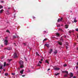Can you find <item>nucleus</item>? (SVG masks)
<instances>
[{
  "instance_id": "nucleus-8",
  "label": "nucleus",
  "mask_w": 78,
  "mask_h": 78,
  "mask_svg": "<svg viewBox=\"0 0 78 78\" xmlns=\"http://www.w3.org/2000/svg\"><path fill=\"white\" fill-rule=\"evenodd\" d=\"M5 13L7 14V15H9V11L7 10L5 12Z\"/></svg>"
},
{
  "instance_id": "nucleus-50",
  "label": "nucleus",
  "mask_w": 78,
  "mask_h": 78,
  "mask_svg": "<svg viewBox=\"0 0 78 78\" xmlns=\"http://www.w3.org/2000/svg\"><path fill=\"white\" fill-rule=\"evenodd\" d=\"M76 69H78V66H76Z\"/></svg>"
},
{
  "instance_id": "nucleus-9",
  "label": "nucleus",
  "mask_w": 78,
  "mask_h": 78,
  "mask_svg": "<svg viewBox=\"0 0 78 78\" xmlns=\"http://www.w3.org/2000/svg\"><path fill=\"white\" fill-rule=\"evenodd\" d=\"M23 72H24V70L23 69H22L21 71H20V73L21 74H23Z\"/></svg>"
},
{
  "instance_id": "nucleus-51",
  "label": "nucleus",
  "mask_w": 78,
  "mask_h": 78,
  "mask_svg": "<svg viewBox=\"0 0 78 78\" xmlns=\"http://www.w3.org/2000/svg\"><path fill=\"white\" fill-rule=\"evenodd\" d=\"M10 9V8L9 7V8H8V9Z\"/></svg>"
},
{
  "instance_id": "nucleus-5",
  "label": "nucleus",
  "mask_w": 78,
  "mask_h": 78,
  "mask_svg": "<svg viewBox=\"0 0 78 78\" xmlns=\"http://www.w3.org/2000/svg\"><path fill=\"white\" fill-rule=\"evenodd\" d=\"M9 64H6V62H4V67H5V66H9Z\"/></svg>"
},
{
  "instance_id": "nucleus-61",
  "label": "nucleus",
  "mask_w": 78,
  "mask_h": 78,
  "mask_svg": "<svg viewBox=\"0 0 78 78\" xmlns=\"http://www.w3.org/2000/svg\"><path fill=\"white\" fill-rule=\"evenodd\" d=\"M77 38H78V35L77 36Z\"/></svg>"
},
{
  "instance_id": "nucleus-16",
  "label": "nucleus",
  "mask_w": 78,
  "mask_h": 78,
  "mask_svg": "<svg viewBox=\"0 0 78 78\" xmlns=\"http://www.w3.org/2000/svg\"><path fill=\"white\" fill-rule=\"evenodd\" d=\"M52 49H51L49 50V53L50 54H51V52H52Z\"/></svg>"
},
{
  "instance_id": "nucleus-52",
  "label": "nucleus",
  "mask_w": 78,
  "mask_h": 78,
  "mask_svg": "<svg viewBox=\"0 0 78 78\" xmlns=\"http://www.w3.org/2000/svg\"><path fill=\"white\" fill-rule=\"evenodd\" d=\"M69 33H71V32L70 31H69Z\"/></svg>"
},
{
  "instance_id": "nucleus-31",
  "label": "nucleus",
  "mask_w": 78,
  "mask_h": 78,
  "mask_svg": "<svg viewBox=\"0 0 78 78\" xmlns=\"http://www.w3.org/2000/svg\"><path fill=\"white\" fill-rule=\"evenodd\" d=\"M66 28H68V26L67 25H65Z\"/></svg>"
},
{
  "instance_id": "nucleus-56",
  "label": "nucleus",
  "mask_w": 78,
  "mask_h": 78,
  "mask_svg": "<svg viewBox=\"0 0 78 78\" xmlns=\"http://www.w3.org/2000/svg\"><path fill=\"white\" fill-rule=\"evenodd\" d=\"M15 34H16V35H17V34H16V33Z\"/></svg>"
},
{
  "instance_id": "nucleus-54",
  "label": "nucleus",
  "mask_w": 78,
  "mask_h": 78,
  "mask_svg": "<svg viewBox=\"0 0 78 78\" xmlns=\"http://www.w3.org/2000/svg\"><path fill=\"white\" fill-rule=\"evenodd\" d=\"M61 41H63V40H61Z\"/></svg>"
},
{
  "instance_id": "nucleus-60",
  "label": "nucleus",
  "mask_w": 78,
  "mask_h": 78,
  "mask_svg": "<svg viewBox=\"0 0 78 78\" xmlns=\"http://www.w3.org/2000/svg\"><path fill=\"white\" fill-rule=\"evenodd\" d=\"M1 73V71H0V73Z\"/></svg>"
},
{
  "instance_id": "nucleus-4",
  "label": "nucleus",
  "mask_w": 78,
  "mask_h": 78,
  "mask_svg": "<svg viewBox=\"0 0 78 78\" xmlns=\"http://www.w3.org/2000/svg\"><path fill=\"white\" fill-rule=\"evenodd\" d=\"M13 56L14 58H17L18 56H19V54L16 53H14Z\"/></svg>"
},
{
  "instance_id": "nucleus-49",
  "label": "nucleus",
  "mask_w": 78,
  "mask_h": 78,
  "mask_svg": "<svg viewBox=\"0 0 78 78\" xmlns=\"http://www.w3.org/2000/svg\"><path fill=\"white\" fill-rule=\"evenodd\" d=\"M73 78H76L75 76H74Z\"/></svg>"
},
{
  "instance_id": "nucleus-6",
  "label": "nucleus",
  "mask_w": 78,
  "mask_h": 78,
  "mask_svg": "<svg viewBox=\"0 0 78 78\" xmlns=\"http://www.w3.org/2000/svg\"><path fill=\"white\" fill-rule=\"evenodd\" d=\"M45 46H46V47H48V48H49V47H50V45L48 44H45Z\"/></svg>"
},
{
  "instance_id": "nucleus-14",
  "label": "nucleus",
  "mask_w": 78,
  "mask_h": 78,
  "mask_svg": "<svg viewBox=\"0 0 78 78\" xmlns=\"http://www.w3.org/2000/svg\"><path fill=\"white\" fill-rule=\"evenodd\" d=\"M57 53H58V51L56 50H55L54 52L55 54H57Z\"/></svg>"
},
{
  "instance_id": "nucleus-26",
  "label": "nucleus",
  "mask_w": 78,
  "mask_h": 78,
  "mask_svg": "<svg viewBox=\"0 0 78 78\" xmlns=\"http://www.w3.org/2000/svg\"><path fill=\"white\" fill-rule=\"evenodd\" d=\"M36 55L37 56H39V54H38V53H37V52H36Z\"/></svg>"
},
{
  "instance_id": "nucleus-30",
  "label": "nucleus",
  "mask_w": 78,
  "mask_h": 78,
  "mask_svg": "<svg viewBox=\"0 0 78 78\" xmlns=\"http://www.w3.org/2000/svg\"><path fill=\"white\" fill-rule=\"evenodd\" d=\"M63 67H67V64H65L63 65Z\"/></svg>"
},
{
  "instance_id": "nucleus-53",
  "label": "nucleus",
  "mask_w": 78,
  "mask_h": 78,
  "mask_svg": "<svg viewBox=\"0 0 78 78\" xmlns=\"http://www.w3.org/2000/svg\"><path fill=\"white\" fill-rule=\"evenodd\" d=\"M6 39H7L8 38V37H5Z\"/></svg>"
},
{
  "instance_id": "nucleus-40",
  "label": "nucleus",
  "mask_w": 78,
  "mask_h": 78,
  "mask_svg": "<svg viewBox=\"0 0 78 78\" xmlns=\"http://www.w3.org/2000/svg\"><path fill=\"white\" fill-rule=\"evenodd\" d=\"M39 63H40V64H42V62H41V61H39Z\"/></svg>"
},
{
  "instance_id": "nucleus-28",
  "label": "nucleus",
  "mask_w": 78,
  "mask_h": 78,
  "mask_svg": "<svg viewBox=\"0 0 78 78\" xmlns=\"http://www.w3.org/2000/svg\"><path fill=\"white\" fill-rule=\"evenodd\" d=\"M51 39H58V38H56L55 37H52L51 38Z\"/></svg>"
},
{
  "instance_id": "nucleus-17",
  "label": "nucleus",
  "mask_w": 78,
  "mask_h": 78,
  "mask_svg": "<svg viewBox=\"0 0 78 78\" xmlns=\"http://www.w3.org/2000/svg\"><path fill=\"white\" fill-rule=\"evenodd\" d=\"M3 10L2 9L1 10H0V14H2V12H3Z\"/></svg>"
},
{
  "instance_id": "nucleus-42",
  "label": "nucleus",
  "mask_w": 78,
  "mask_h": 78,
  "mask_svg": "<svg viewBox=\"0 0 78 78\" xmlns=\"http://www.w3.org/2000/svg\"><path fill=\"white\" fill-rule=\"evenodd\" d=\"M66 49H67L68 48V47H67V46H66Z\"/></svg>"
},
{
  "instance_id": "nucleus-29",
  "label": "nucleus",
  "mask_w": 78,
  "mask_h": 78,
  "mask_svg": "<svg viewBox=\"0 0 78 78\" xmlns=\"http://www.w3.org/2000/svg\"><path fill=\"white\" fill-rule=\"evenodd\" d=\"M2 8H3V6L0 5V9H2Z\"/></svg>"
},
{
  "instance_id": "nucleus-58",
  "label": "nucleus",
  "mask_w": 78,
  "mask_h": 78,
  "mask_svg": "<svg viewBox=\"0 0 78 78\" xmlns=\"http://www.w3.org/2000/svg\"><path fill=\"white\" fill-rule=\"evenodd\" d=\"M47 39V38H45V39Z\"/></svg>"
},
{
  "instance_id": "nucleus-32",
  "label": "nucleus",
  "mask_w": 78,
  "mask_h": 78,
  "mask_svg": "<svg viewBox=\"0 0 78 78\" xmlns=\"http://www.w3.org/2000/svg\"><path fill=\"white\" fill-rule=\"evenodd\" d=\"M60 26L61 25L60 24H58L57 26V27H60Z\"/></svg>"
},
{
  "instance_id": "nucleus-19",
  "label": "nucleus",
  "mask_w": 78,
  "mask_h": 78,
  "mask_svg": "<svg viewBox=\"0 0 78 78\" xmlns=\"http://www.w3.org/2000/svg\"><path fill=\"white\" fill-rule=\"evenodd\" d=\"M58 31H63V30H62L61 28H59L58 29Z\"/></svg>"
},
{
  "instance_id": "nucleus-35",
  "label": "nucleus",
  "mask_w": 78,
  "mask_h": 78,
  "mask_svg": "<svg viewBox=\"0 0 78 78\" xmlns=\"http://www.w3.org/2000/svg\"><path fill=\"white\" fill-rule=\"evenodd\" d=\"M76 31H78V28H77L76 29Z\"/></svg>"
},
{
  "instance_id": "nucleus-7",
  "label": "nucleus",
  "mask_w": 78,
  "mask_h": 78,
  "mask_svg": "<svg viewBox=\"0 0 78 78\" xmlns=\"http://www.w3.org/2000/svg\"><path fill=\"white\" fill-rule=\"evenodd\" d=\"M60 69L59 68L56 67L54 69L55 70H59Z\"/></svg>"
},
{
  "instance_id": "nucleus-44",
  "label": "nucleus",
  "mask_w": 78,
  "mask_h": 78,
  "mask_svg": "<svg viewBox=\"0 0 78 78\" xmlns=\"http://www.w3.org/2000/svg\"><path fill=\"white\" fill-rule=\"evenodd\" d=\"M22 76H23V77H24V76H25V75H22Z\"/></svg>"
},
{
  "instance_id": "nucleus-18",
  "label": "nucleus",
  "mask_w": 78,
  "mask_h": 78,
  "mask_svg": "<svg viewBox=\"0 0 78 78\" xmlns=\"http://www.w3.org/2000/svg\"><path fill=\"white\" fill-rule=\"evenodd\" d=\"M74 22L76 23V22H77V20H76V18H75L74 19Z\"/></svg>"
},
{
  "instance_id": "nucleus-25",
  "label": "nucleus",
  "mask_w": 78,
  "mask_h": 78,
  "mask_svg": "<svg viewBox=\"0 0 78 78\" xmlns=\"http://www.w3.org/2000/svg\"><path fill=\"white\" fill-rule=\"evenodd\" d=\"M66 45L69 46V43L67 42H66Z\"/></svg>"
},
{
  "instance_id": "nucleus-3",
  "label": "nucleus",
  "mask_w": 78,
  "mask_h": 78,
  "mask_svg": "<svg viewBox=\"0 0 78 78\" xmlns=\"http://www.w3.org/2000/svg\"><path fill=\"white\" fill-rule=\"evenodd\" d=\"M4 44L5 45H7L8 44V41L7 40H5L4 41Z\"/></svg>"
},
{
  "instance_id": "nucleus-21",
  "label": "nucleus",
  "mask_w": 78,
  "mask_h": 78,
  "mask_svg": "<svg viewBox=\"0 0 78 78\" xmlns=\"http://www.w3.org/2000/svg\"><path fill=\"white\" fill-rule=\"evenodd\" d=\"M16 37H17V36L13 35V39H16Z\"/></svg>"
},
{
  "instance_id": "nucleus-47",
  "label": "nucleus",
  "mask_w": 78,
  "mask_h": 78,
  "mask_svg": "<svg viewBox=\"0 0 78 78\" xmlns=\"http://www.w3.org/2000/svg\"><path fill=\"white\" fill-rule=\"evenodd\" d=\"M41 61H43V59H41Z\"/></svg>"
},
{
  "instance_id": "nucleus-43",
  "label": "nucleus",
  "mask_w": 78,
  "mask_h": 78,
  "mask_svg": "<svg viewBox=\"0 0 78 78\" xmlns=\"http://www.w3.org/2000/svg\"><path fill=\"white\" fill-rule=\"evenodd\" d=\"M12 75H15V73H12Z\"/></svg>"
},
{
  "instance_id": "nucleus-48",
  "label": "nucleus",
  "mask_w": 78,
  "mask_h": 78,
  "mask_svg": "<svg viewBox=\"0 0 78 78\" xmlns=\"http://www.w3.org/2000/svg\"><path fill=\"white\" fill-rule=\"evenodd\" d=\"M50 70V69H48V70Z\"/></svg>"
},
{
  "instance_id": "nucleus-10",
  "label": "nucleus",
  "mask_w": 78,
  "mask_h": 78,
  "mask_svg": "<svg viewBox=\"0 0 78 78\" xmlns=\"http://www.w3.org/2000/svg\"><path fill=\"white\" fill-rule=\"evenodd\" d=\"M0 69H3V65L0 64Z\"/></svg>"
},
{
  "instance_id": "nucleus-33",
  "label": "nucleus",
  "mask_w": 78,
  "mask_h": 78,
  "mask_svg": "<svg viewBox=\"0 0 78 78\" xmlns=\"http://www.w3.org/2000/svg\"><path fill=\"white\" fill-rule=\"evenodd\" d=\"M62 18H61V19L60 20V21H61V22H62Z\"/></svg>"
},
{
  "instance_id": "nucleus-34",
  "label": "nucleus",
  "mask_w": 78,
  "mask_h": 78,
  "mask_svg": "<svg viewBox=\"0 0 78 78\" xmlns=\"http://www.w3.org/2000/svg\"><path fill=\"white\" fill-rule=\"evenodd\" d=\"M6 32H7V33H10L9 31V30H6Z\"/></svg>"
},
{
  "instance_id": "nucleus-20",
  "label": "nucleus",
  "mask_w": 78,
  "mask_h": 78,
  "mask_svg": "<svg viewBox=\"0 0 78 78\" xmlns=\"http://www.w3.org/2000/svg\"><path fill=\"white\" fill-rule=\"evenodd\" d=\"M56 35H57V36H59L60 34L59 33H56Z\"/></svg>"
},
{
  "instance_id": "nucleus-22",
  "label": "nucleus",
  "mask_w": 78,
  "mask_h": 78,
  "mask_svg": "<svg viewBox=\"0 0 78 78\" xmlns=\"http://www.w3.org/2000/svg\"><path fill=\"white\" fill-rule=\"evenodd\" d=\"M5 76H8V73H5Z\"/></svg>"
},
{
  "instance_id": "nucleus-36",
  "label": "nucleus",
  "mask_w": 78,
  "mask_h": 78,
  "mask_svg": "<svg viewBox=\"0 0 78 78\" xmlns=\"http://www.w3.org/2000/svg\"><path fill=\"white\" fill-rule=\"evenodd\" d=\"M59 21H60V19H58V22H59Z\"/></svg>"
},
{
  "instance_id": "nucleus-13",
  "label": "nucleus",
  "mask_w": 78,
  "mask_h": 78,
  "mask_svg": "<svg viewBox=\"0 0 78 78\" xmlns=\"http://www.w3.org/2000/svg\"><path fill=\"white\" fill-rule=\"evenodd\" d=\"M70 78H72V77H73V73H70Z\"/></svg>"
},
{
  "instance_id": "nucleus-15",
  "label": "nucleus",
  "mask_w": 78,
  "mask_h": 78,
  "mask_svg": "<svg viewBox=\"0 0 78 78\" xmlns=\"http://www.w3.org/2000/svg\"><path fill=\"white\" fill-rule=\"evenodd\" d=\"M11 49H12V48L11 47H8L7 48V49L8 50H11Z\"/></svg>"
},
{
  "instance_id": "nucleus-41",
  "label": "nucleus",
  "mask_w": 78,
  "mask_h": 78,
  "mask_svg": "<svg viewBox=\"0 0 78 78\" xmlns=\"http://www.w3.org/2000/svg\"><path fill=\"white\" fill-rule=\"evenodd\" d=\"M68 23H69V24H70V22L68 21Z\"/></svg>"
},
{
  "instance_id": "nucleus-24",
  "label": "nucleus",
  "mask_w": 78,
  "mask_h": 78,
  "mask_svg": "<svg viewBox=\"0 0 78 78\" xmlns=\"http://www.w3.org/2000/svg\"><path fill=\"white\" fill-rule=\"evenodd\" d=\"M55 75H56V76H57L59 75V73H58L57 74H55Z\"/></svg>"
},
{
  "instance_id": "nucleus-1",
  "label": "nucleus",
  "mask_w": 78,
  "mask_h": 78,
  "mask_svg": "<svg viewBox=\"0 0 78 78\" xmlns=\"http://www.w3.org/2000/svg\"><path fill=\"white\" fill-rule=\"evenodd\" d=\"M19 63L20 64V68H23V62L22 61H20Z\"/></svg>"
},
{
  "instance_id": "nucleus-11",
  "label": "nucleus",
  "mask_w": 78,
  "mask_h": 78,
  "mask_svg": "<svg viewBox=\"0 0 78 78\" xmlns=\"http://www.w3.org/2000/svg\"><path fill=\"white\" fill-rule=\"evenodd\" d=\"M58 44H60V45H62V42L61 41H58Z\"/></svg>"
},
{
  "instance_id": "nucleus-27",
  "label": "nucleus",
  "mask_w": 78,
  "mask_h": 78,
  "mask_svg": "<svg viewBox=\"0 0 78 78\" xmlns=\"http://www.w3.org/2000/svg\"><path fill=\"white\" fill-rule=\"evenodd\" d=\"M44 33H48V31H44L43 32Z\"/></svg>"
},
{
  "instance_id": "nucleus-39",
  "label": "nucleus",
  "mask_w": 78,
  "mask_h": 78,
  "mask_svg": "<svg viewBox=\"0 0 78 78\" xmlns=\"http://www.w3.org/2000/svg\"><path fill=\"white\" fill-rule=\"evenodd\" d=\"M14 44L15 46H17V45H16V44L15 43H14Z\"/></svg>"
},
{
  "instance_id": "nucleus-57",
  "label": "nucleus",
  "mask_w": 78,
  "mask_h": 78,
  "mask_svg": "<svg viewBox=\"0 0 78 78\" xmlns=\"http://www.w3.org/2000/svg\"><path fill=\"white\" fill-rule=\"evenodd\" d=\"M40 66V65H38V66Z\"/></svg>"
},
{
  "instance_id": "nucleus-46",
  "label": "nucleus",
  "mask_w": 78,
  "mask_h": 78,
  "mask_svg": "<svg viewBox=\"0 0 78 78\" xmlns=\"http://www.w3.org/2000/svg\"><path fill=\"white\" fill-rule=\"evenodd\" d=\"M47 41V39H44L43 40V41Z\"/></svg>"
},
{
  "instance_id": "nucleus-59",
  "label": "nucleus",
  "mask_w": 78,
  "mask_h": 78,
  "mask_svg": "<svg viewBox=\"0 0 78 78\" xmlns=\"http://www.w3.org/2000/svg\"><path fill=\"white\" fill-rule=\"evenodd\" d=\"M2 47H3V46L2 45Z\"/></svg>"
},
{
  "instance_id": "nucleus-2",
  "label": "nucleus",
  "mask_w": 78,
  "mask_h": 78,
  "mask_svg": "<svg viewBox=\"0 0 78 78\" xmlns=\"http://www.w3.org/2000/svg\"><path fill=\"white\" fill-rule=\"evenodd\" d=\"M62 73H66V74L64 75V76L66 77L67 76V75H68V71H62Z\"/></svg>"
},
{
  "instance_id": "nucleus-55",
  "label": "nucleus",
  "mask_w": 78,
  "mask_h": 78,
  "mask_svg": "<svg viewBox=\"0 0 78 78\" xmlns=\"http://www.w3.org/2000/svg\"><path fill=\"white\" fill-rule=\"evenodd\" d=\"M77 65H78V62L77 63Z\"/></svg>"
},
{
  "instance_id": "nucleus-37",
  "label": "nucleus",
  "mask_w": 78,
  "mask_h": 78,
  "mask_svg": "<svg viewBox=\"0 0 78 78\" xmlns=\"http://www.w3.org/2000/svg\"><path fill=\"white\" fill-rule=\"evenodd\" d=\"M1 3H3L4 2V1H1Z\"/></svg>"
},
{
  "instance_id": "nucleus-12",
  "label": "nucleus",
  "mask_w": 78,
  "mask_h": 78,
  "mask_svg": "<svg viewBox=\"0 0 78 78\" xmlns=\"http://www.w3.org/2000/svg\"><path fill=\"white\" fill-rule=\"evenodd\" d=\"M11 61H12V59H9L7 60V62H10Z\"/></svg>"
},
{
  "instance_id": "nucleus-23",
  "label": "nucleus",
  "mask_w": 78,
  "mask_h": 78,
  "mask_svg": "<svg viewBox=\"0 0 78 78\" xmlns=\"http://www.w3.org/2000/svg\"><path fill=\"white\" fill-rule=\"evenodd\" d=\"M45 62H46V63H48V64H49V62H48V60H47L46 61H45Z\"/></svg>"
},
{
  "instance_id": "nucleus-38",
  "label": "nucleus",
  "mask_w": 78,
  "mask_h": 78,
  "mask_svg": "<svg viewBox=\"0 0 78 78\" xmlns=\"http://www.w3.org/2000/svg\"><path fill=\"white\" fill-rule=\"evenodd\" d=\"M23 44L24 45V46H25V45H26V44L25 43H23Z\"/></svg>"
},
{
  "instance_id": "nucleus-45",
  "label": "nucleus",
  "mask_w": 78,
  "mask_h": 78,
  "mask_svg": "<svg viewBox=\"0 0 78 78\" xmlns=\"http://www.w3.org/2000/svg\"><path fill=\"white\" fill-rule=\"evenodd\" d=\"M33 19H35V18H36L34 16H33Z\"/></svg>"
}]
</instances>
